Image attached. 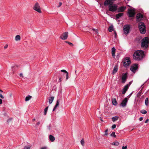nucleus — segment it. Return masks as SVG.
I'll return each instance as SVG.
<instances>
[{
  "label": "nucleus",
  "mask_w": 149,
  "mask_h": 149,
  "mask_svg": "<svg viewBox=\"0 0 149 149\" xmlns=\"http://www.w3.org/2000/svg\"><path fill=\"white\" fill-rule=\"evenodd\" d=\"M126 9V7L124 6H122L118 8H117V12L118 13L123 12Z\"/></svg>",
  "instance_id": "obj_14"
},
{
  "label": "nucleus",
  "mask_w": 149,
  "mask_h": 149,
  "mask_svg": "<svg viewBox=\"0 0 149 149\" xmlns=\"http://www.w3.org/2000/svg\"><path fill=\"white\" fill-rule=\"evenodd\" d=\"M61 72H64L65 73H66L68 72L64 70H61Z\"/></svg>",
  "instance_id": "obj_36"
},
{
  "label": "nucleus",
  "mask_w": 149,
  "mask_h": 149,
  "mask_svg": "<svg viewBox=\"0 0 149 149\" xmlns=\"http://www.w3.org/2000/svg\"><path fill=\"white\" fill-rule=\"evenodd\" d=\"M32 98V96L30 95H28L25 98V101H27L29 100Z\"/></svg>",
  "instance_id": "obj_26"
},
{
  "label": "nucleus",
  "mask_w": 149,
  "mask_h": 149,
  "mask_svg": "<svg viewBox=\"0 0 149 149\" xmlns=\"http://www.w3.org/2000/svg\"><path fill=\"white\" fill-rule=\"evenodd\" d=\"M8 45H7V44L6 45L4 46V49H6L7 48V47H8Z\"/></svg>",
  "instance_id": "obj_46"
},
{
  "label": "nucleus",
  "mask_w": 149,
  "mask_h": 149,
  "mask_svg": "<svg viewBox=\"0 0 149 149\" xmlns=\"http://www.w3.org/2000/svg\"><path fill=\"white\" fill-rule=\"evenodd\" d=\"M48 108V107H47L44 109V115H46L47 112V110Z\"/></svg>",
  "instance_id": "obj_29"
},
{
  "label": "nucleus",
  "mask_w": 149,
  "mask_h": 149,
  "mask_svg": "<svg viewBox=\"0 0 149 149\" xmlns=\"http://www.w3.org/2000/svg\"><path fill=\"white\" fill-rule=\"evenodd\" d=\"M111 144L115 146H117L119 145V143L118 142H116L112 143Z\"/></svg>",
  "instance_id": "obj_31"
},
{
  "label": "nucleus",
  "mask_w": 149,
  "mask_h": 149,
  "mask_svg": "<svg viewBox=\"0 0 149 149\" xmlns=\"http://www.w3.org/2000/svg\"><path fill=\"white\" fill-rule=\"evenodd\" d=\"M111 1L112 0H106L104 3V4L106 6L108 5H109L112 3Z\"/></svg>",
  "instance_id": "obj_16"
},
{
  "label": "nucleus",
  "mask_w": 149,
  "mask_h": 149,
  "mask_svg": "<svg viewBox=\"0 0 149 149\" xmlns=\"http://www.w3.org/2000/svg\"><path fill=\"white\" fill-rule=\"evenodd\" d=\"M149 43V38L148 37H145L141 41V46L142 48L146 49L148 47Z\"/></svg>",
  "instance_id": "obj_2"
},
{
  "label": "nucleus",
  "mask_w": 149,
  "mask_h": 149,
  "mask_svg": "<svg viewBox=\"0 0 149 149\" xmlns=\"http://www.w3.org/2000/svg\"><path fill=\"white\" fill-rule=\"evenodd\" d=\"M119 118V117L118 116H115L112 118V119L113 122H114L117 120Z\"/></svg>",
  "instance_id": "obj_24"
},
{
  "label": "nucleus",
  "mask_w": 149,
  "mask_h": 149,
  "mask_svg": "<svg viewBox=\"0 0 149 149\" xmlns=\"http://www.w3.org/2000/svg\"><path fill=\"white\" fill-rule=\"evenodd\" d=\"M11 96V94L10 95V96Z\"/></svg>",
  "instance_id": "obj_57"
},
{
  "label": "nucleus",
  "mask_w": 149,
  "mask_h": 149,
  "mask_svg": "<svg viewBox=\"0 0 149 149\" xmlns=\"http://www.w3.org/2000/svg\"><path fill=\"white\" fill-rule=\"evenodd\" d=\"M2 103V99H0V104H1Z\"/></svg>",
  "instance_id": "obj_49"
},
{
  "label": "nucleus",
  "mask_w": 149,
  "mask_h": 149,
  "mask_svg": "<svg viewBox=\"0 0 149 149\" xmlns=\"http://www.w3.org/2000/svg\"><path fill=\"white\" fill-rule=\"evenodd\" d=\"M62 3L61 2H59V6H57V7H60L61 5H62Z\"/></svg>",
  "instance_id": "obj_47"
},
{
  "label": "nucleus",
  "mask_w": 149,
  "mask_h": 149,
  "mask_svg": "<svg viewBox=\"0 0 149 149\" xmlns=\"http://www.w3.org/2000/svg\"><path fill=\"white\" fill-rule=\"evenodd\" d=\"M65 42L67 43L68 44H69V45H70L71 46H73V45L72 43L70 42H68V41H65Z\"/></svg>",
  "instance_id": "obj_35"
},
{
  "label": "nucleus",
  "mask_w": 149,
  "mask_h": 149,
  "mask_svg": "<svg viewBox=\"0 0 149 149\" xmlns=\"http://www.w3.org/2000/svg\"><path fill=\"white\" fill-rule=\"evenodd\" d=\"M47 149V147L46 146H44L43 147L41 148H40V149Z\"/></svg>",
  "instance_id": "obj_38"
},
{
  "label": "nucleus",
  "mask_w": 149,
  "mask_h": 149,
  "mask_svg": "<svg viewBox=\"0 0 149 149\" xmlns=\"http://www.w3.org/2000/svg\"><path fill=\"white\" fill-rule=\"evenodd\" d=\"M129 86L130 85L127 84L124 86L122 92L123 94H124L125 93Z\"/></svg>",
  "instance_id": "obj_15"
},
{
  "label": "nucleus",
  "mask_w": 149,
  "mask_h": 149,
  "mask_svg": "<svg viewBox=\"0 0 149 149\" xmlns=\"http://www.w3.org/2000/svg\"><path fill=\"white\" fill-rule=\"evenodd\" d=\"M100 120H101V121H103V120H102V119H101Z\"/></svg>",
  "instance_id": "obj_56"
},
{
  "label": "nucleus",
  "mask_w": 149,
  "mask_h": 149,
  "mask_svg": "<svg viewBox=\"0 0 149 149\" xmlns=\"http://www.w3.org/2000/svg\"><path fill=\"white\" fill-rule=\"evenodd\" d=\"M138 27L141 33L143 34L145 33L146 26L143 22H140L138 24Z\"/></svg>",
  "instance_id": "obj_3"
},
{
  "label": "nucleus",
  "mask_w": 149,
  "mask_h": 149,
  "mask_svg": "<svg viewBox=\"0 0 149 149\" xmlns=\"http://www.w3.org/2000/svg\"><path fill=\"white\" fill-rule=\"evenodd\" d=\"M68 72L67 73H66V79L67 80L68 79Z\"/></svg>",
  "instance_id": "obj_40"
},
{
  "label": "nucleus",
  "mask_w": 149,
  "mask_h": 149,
  "mask_svg": "<svg viewBox=\"0 0 149 149\" xmlns=\"http://www.w3.org/2000/svg\"><path fill=\"white\" fill-rule=\"evenodd\" d=\"M127 100L128 99L126 97L125 98L121 103L120 105H121L123 107H125L126 105Z\"/></svg>",
  "instance_id": "obj_13"
},
{
  "label": "nucleus",
  "mask_w": 149,
  "mask_h": 149,
  "mask_svg": "<svg viewBox=\"0 0 149 149\" xmlns=\"http://www.w3.org/2000/svg\"><path fill=\"white\" fill-rule=\"evenodd\" d=\"M117 33L115 31H114V35L115 36V38H116L117 36Z\"/></svg>",
  "instance_id": "obj_44"
},
{
  "label": "nucleus",
  "mask_w": 149,
  "mask_h": 149,
  "mask_svg": "<svg viewBox=\"0 0 149 149\" xmlns=\"http://www.w3.org/2000/svg\"><path fill=\"white\" fill-rule=\"evenodd\" d=\"M127 74L126 73H124L122 74V82L123 83H124L127 79Z\"/></svg>",
  "instance_id": "obj_12"
},
{
  "label": "nucleus",
  "mask_w": 149,
  "mask_h": 149,
  "mask_svg": "<svg viewBox=\"0 0 149 149\" xmlns=\"http://www.w3.org/2000/svg\"><path fill=\"white\" fill-rule=\"evenodd\" d=\"M144 56L145 54L143 51L141 50H137L134 53L133 57L135 60L139 61L142 59Z\"/></svg>",
  "instance_id": "obj_1"
},
{
  "label": "nucleus",
  "mask_w": 149,
  "mask_h": 149,
  "mask_svg": "<svg viewBox=\"0 0 149 149\" xmlns=\"http://www.w3.org/2000/svg\"><path fill=\"white\" fill-rule=\"evenodd\" d=\"M59 103H60L59 100H58L57 101L56 104V105H55V106H54V107L53 109V111H54L56 109V108L58 107V106H59Z\"/></svg>",
  "instance_id": "obj_19"
},
{
  "label": "nucleus",
  "mask_w": 149,
  "mask_h": 149,
  "mask_svg": "<svg viewBox=\"0 0 149 149\" xmlns=\"http://www.w3.org/2000/svg\"><path fill=\"white\" fill-rule=\"evenodd\" d=\"M30 149V147H28L27 146H25L24 147V149Z\"/></svg>",
  "instance_id": "obj_37"
},
{
  "label": "nucleus",
  "mask_w": 149,
  "mask_h": 149,
  "mask_svg": "<svg viewBox=\"0 0 149 149\" xmlns=\"http://www.w3.org/2000/svg\"><path fill=\"white\" fill-rule=\"evenodd\" d=\"M0 97L2 99H3L4 98V97L2 95L1 93H0Z\"/></svg>",
  "instance_id": "obj_41"
},
{
  "label": "nucleus",
  "mask_w": 149,
  "mask_h": 149,
  "mask_svg": "<svg viewBox=\"0 0 149 149\" xmlns=\"http://www.w3.org/2000/svg\"><path fill=\"white\" fill-rule=\"evenodd\" d=\"M93 30L95 32V33H98V31L97 29H93Z\"/></svg>",
  "instance_id": "obj_42"
},
{
  "label": "nucleus",
  "mask_w": 149,
  "mask_h": 149,
  "mask_svg": "<svg viewBox=\"0 0 149 149\" xmlns=\"http://www.w3.org/2000/svg\"><path fill=\"white\" fill-rule=\"evenodd\" d=\"M20 36L19 35H17L15 38V40L16 41L19 40L20 39Z\"/></svg>",
  "instance_id": "obj_25"
},
{
  "label": "nucleus",
  "mask_w": 149,
  "mask_h": 149,
  "mask_svg": "<svg viewBox=\"0 0 149 149\" xmlns=\"http://www.w3.org/2000/svg\"><path fill=\"white\" fill-rule=\"evenodd\" d=\"M118 68L117 65H115L114 67L113 70L112 72V74H115L116 72H117L118 70Z\"/></svg>",
  "instance_id": "obj_17"
},
{
  "label": "nucleus",
  "mask_w": 149,
  "mask_h": 149,
  "mask_svg": "<svg viewBox=\"0 0 149 149\" xmlns=\"http://www.w3.org/2000/svg\"><path fill=\"white\" fill-rule=\"evenodd\" d=\"M111 136H113L114 137H116V135L115 134V133L114 132H113L111 134Z\"/></svg>",
  "instance_id": "obj_34"
},
{
  "label": "nucleus",
  "mask_w": 149,
  "mask_h": 149,
  "mask_svg": "<svg viewBox=\"0 0 149 149\" xmlns=\"http://www.w3.org/2000/svg\"><path fill=\"white\" fill-rule=\"evenodd\" d=\"M35 120V119L34 118L32 119V121H34Z\"/></svg>",
  "instance_id": "obj_52"
},
{
  "label": "nucleus",
  "mask_w": 149,
  "mask_h": 149,
  "mask_svg": "<svg viewBox=\"0 0 149 149\" xmlns=\"http://www.w3.org/2000/svg\"><path fill=\"white\" fill-rule=\"evenodd\" d=\"M123 66L125 67H127L131 63L130 58H129L127 57L122 62Z\"/></svg>",
  "instance_id": "obj_5"
},
{
  "label": "nucleus",
  "mask_w": 149,
  "mask_h": 149,
  "mask_svg": "<svg viewBox=\"0 0 149 149\" xmlns=\"http://www.w3.org/2000/svg\"><path fill=\"white\" fill-rule=\"evenodd\" d=\"M109 130L108 129H107L105 131V134L104 136H107L108 134Z\"/></svg>",
  "instance_id": "obj_30"
},
{
  "label": "nucleus",
  "mask_w": 149,
  "mask_h": 149,
  "mask_svg": "<svg viewBox=\"0 0 149 149\" xmlns=\"http://www.w3.org/2000/svg\"><path fill=\"white\" fill-rule=\"evenodd\" d=\"M54 99V97H50L49 99V104H51L53 102Z\"/></svg>",
  "instance_id": "obj_23"
},
{
  "label": "nucleus",
  "mask_w": 149,
  "mask_h": 149,
  "mask_svg": "<svg viewBox=\"0 0 149 149\" xmlns=\"http://www.w3.org/2000/svg\"><path fill=\"white\" fill-rule=\"evenodd\" d=\"M112 102L113 104L114 105L116 106L117 104L116 100L115 98L112 99Z\"/></svg>",
  "instance_id": "obj_22"
},
{
  "label": "nucleus",
  "mask_w": 149,
  "mask_h": 149,
  "mask_svg": "<svg viewBox=\"0 0 149 149\" xmlns=\"http://www.w3.org/2000/svg\"><path fill=\"white\" fill-rule=\"evenodd\" d=\"M143 18V16L141 13L137 14L136 17V21L137 22H139L142 20Z\"/></svg>",
  "instance_id": "obj_8"
},
{
  "label": "nucleus",
  "mask_w": 149,
  "mask_h": 149,
  "mask_svg": "<svg viewBox=\"0 0 149 149\" xmlns=\"http://www.w3.org/2000/svg\"><path fill=\"white\" fill-rule=\"evenodd\" d=\"M143 119L142 117H140L139 118V120L140 121H142Z\"/></svg>",
  "instance_id": "obj_48"
},
{
  "label": "nucleus",
  "mask_w": 149,
  "mask_h": 149,
  "mask_svg": "<svg viewBox=\"0 0 149 149\" xmlns=\"http://www.w3.org/2000/svg\"><path fill=\"white\" fill-rule=\"evenodd\" d=\"M116 127V125L115 124H114L112 126L111 128L112 129H113L114 128H115Z\"/></svg>",
  "instance_id": "obj_39"
},
{
  "label": "nucleus",
  "mask_w": 149,
  "mask_h": 149,
  "mask_svg": "<svg viewBox=\"0 0 149 149\" xmlns=\"http://www.w3.org/2000/svg\"><path fill=\"white\" fill-rule=\"evenodd\" d=\"M40 124V122H38L36 124V128L37 127V125H39Z\"/></svg>",
  "instance_id": "obj_43"
},
{
  "label": "nucleus",
  "mask_w": 149,
  "mask_h": 149,
  "mask_svg": "<svg viewBox=\"0 0 149 149\" xmlns=\"http://www.w3.org/2000/svg\"><path fill=\"white\" fill-rule=\"evenodd\" d=\"M49 139L50 141L52 142H53L55 140V138L52 135H50L49 136Z\"/></svg>",
  "instance_id": "obj_21"
},
{
  "label": "nucleus",
  "mask_w": 149,
  "mask_h": 149,
  "mask_svg": "<svg viewBox=\"0 0 149 149\" xmlns=\"http://www.w3.org/2000/svg\"><path fill=\"white\" fill-rule=\"evenodd\" d=\"M68 36V32H65L61 36L60 38L62 40H65L67 39Z\"/></svg>",
  "instance_id": "obj_11"
},
{
  "label": "nucleus",
  "mask_w": 149,
  "mask_h": 149,
  "mask_svg": "<svg viewBox=\"0 0 149 149\" xmlns=\"http://www.w3.org/2000/svg\"><path fill=\"white\" fill-rule=\"evenodd\" d=\"M0 92L2 93L3 92V91L2 90L0 89Z\"/></svg>",
  "instance_id": "obj_53"
},
{
  "label": "nucleus",
  "mask_w": 149,
  "mask_h": 149,
  "mask_svg": "<svg viewBox=\"0 0 149 149\" xmlns=\"http://www.w3.org/2000/svg\"><path fill=\"white\" fill-rule=\"evenodd\" d=\"M127 146H123L122 147V149H127Z\"/></svg>",
  "instance_id": "obj_45"
},
{
  "label": "nucleus",
  "mask_w": 149,
  "mask_h": 149,
  "mask_svg": "<svg viewBox=\"0 0 149 149\" xmlns=\"http://www.w3.org/2000/svg\"><path fill=\"white\" fill-rule=\"evenodd\" d=\"M75 73H76V70L75 71Z\"/></svg>",
  "instance_id": "obj_58"
},
{
  "label": "nucleus",
  "mask_w": 149,
  "mask_h": 149,
  "mask_svg": "<svg viewBox=\"0 0 149 149\" xmlns=\"http://www.w3.org/2000/svg\"><path fill=\"white\" fill-rule=\"evenodd\" d=\"M33 9L39 13H41V11L40 10V8L39 4L38 3L36 2L33 8Z\"/></svg>",
  "instance_id": "obj_6"
},
{
  "label": "nucleus",
  "mask_w": 149,
  "mask_h": 149,
  "mask_svg": "<svg viewBox=\"0 0 149 149\" xmlns=\"http://www.w3.org/2000/svg\"><path fill=\"white\" fill-rule=\"evenodd\" d=\"M109 31L110 32H111L113 31V25H111L109 27Z\"/></svg>",
  "instance_id": "obj_27"
},
{
  "label": "nucleus",
  "mask_w": 149,
  "mask_h": 149,
  "mask_svg": "<svg viewBox=\"0 0 149 149\" xmlns=\"http://www.w3.org/2000/svg\"><path fill=\"white\" fill-rule=\"evenodd\" d=\"M131 84V82H130L129 83V84H128L130 85Z\"/></svg>",
  "instance_id": "obj_54"
},
{
  "label": "nucleus",
  "mask_w": 149,
  "mask_h": 149,
  "mask_svg": "<svg viewBox=\"0 0 149 149\" xmlns=\"http://www.w3.org/2000/svg\"><path fill=\"white\" fill-rule=\"evenodd\" d=\"M59 81H60V82H61V78H60L59 79Z\"/></svg>",
  "instance_id": "obj_55"
},
{
  "label": "nucleus",
  "mask_w": 149,
  "mask_h": 149,
  "mask_svg": "<svg viewBox=\"0 0 149 149\" xmlns=\"http://www.w3.org/2000/svg\"><path fill=\"white\" fill-rule=\"evenodd\" d=\"M19 76L21 77H23V74L22 73L20 74Z\"/></svg>",
  "instance_id": "obj_51"
},
{
  "label": "nucleus",
  "mask_w": 149,
  "mask_h": 149,
  "mask_svg": "<svg viewBox=\"0 0 149 149\" xmlns=\"http://www.w3.org/2000/svg\"><path fill=\"white\" fill-rule=\"evenodd\" d=\"M149 102H148V97H146V100H145V104L146 105L148 106V104Z\"/></svg>",
  "instance_id": "obj_28"
},
{
  "label": "nucleus",
  "mask_w": 149,
  "mask_h": 149,
  "mask_svg": "<svg viewBox=\"0 0 149 149\" xmlns=\"http://www.w3.org/2000/svg\"><path fill=\"white\" fill-rule=\"evenodd\" d=\"M108 7L110 11L113 12L117 10L118 6L116 4H113L112 3L108 6Z\"/></svg>",
  "instance_id": "obj_4"
},
{
  "label": "nucleus",
  "mask_w": 149,
  "mask_h": 149,
  "mask_svg": "<svg viewBox=\"0 0 149 149\" xmlns=\"http://www.w3.org/2000/svg\"><path fill=\"white\" fill-rule=\"evenodd\" d=\"M130 29V26L128 25H125L124 27V33L126 34H127L129 33Z\"/></svg>",
  "instance_id": "obj_10"
},
{
  "label": "nucleus",
  "mask_w": 149,
  "mask_h": 149,
  "mask_svg": "<svg viewBox=\"0 0 149 149\" xmlns=\"http://www.w3.org/2000/svg\"><path fill=\"white\" fill-rule=\"evenodd\" d=\"M141 112L143 114H145L147 113V111L144 110H142L141 111Z\"/></svg>",
  "instance_id": "obj_33"
},
{
  "label": "nucleus",
  "mask_w": 149,
  "mask_h": 149,
  "mask_svg": "<svg viewBox=\"0 0 149 149\" xmlns=\"http://www.w3.org/2000/svg\"><path fill=\"white\" fill-rule=\"evenodd\" d=\"M81 143L82 146H84V139H83L81 141Z\"/></svg>",
  "instance_id": "obj_32"
},
{
  "label": "nucleus",
  "mask_w": 149,
  "mask_h": 149,
  "mask_svg": "<svg viewBox=\"0 0 149 149\" xmlns=\"http://www.w3.org/2000/svg\"><path fill=\"white\" fill-rule=\"evenodd\" d=\"M116 52V49L115 47H113L111 49V54L113 58H115V53Z\"/></svg>",
  "instance_id": "obj_18"
},
{
  "label": "nucleus",
  "mask_w": 149,
  "mask_h": 149,
  "mask_svg": "<svg viewBox=\"0 0 149 149\" xmlns=\"http://www.w3.org/2000/svg\"><path fill=\"white\" fill-rule=\"evenodd\" d=\"M149 121V120L147 119V120H146L145 121V123H147Z\"/></svg>",
  "instance_id": "obj_50"
},
{
  "label": "nucleus",
  "mask_w": 149,
  "mask_h": 149,
  "mask_svg": "<svg viewBox=\"0 0 149 149\" xmlns=\"http://www.w3.org/2000/svg\"><path fill=\"white\" fill-rule=\"evenodd\" d=\"M128 13L129 17H134L135 14V11L132 9H128Z\"/></svg>",
  "instance_id": "obj_7"
},
{
  "label": "nucleus",
  "mask_w": 149,
  "mask_h": 149,
  "mask_svg": "<svg viewBox=\"0 0 149 149\" xmlns=\"http://www.w3.org/2000/svg\"><path fill=\"white\" fill-rule=\"evenodd\" d=\"M123 13H120L116 14V17L117 19H119L123 15Z\"/></svg>",
  "instance_id": "obj_20"
},
{
  "label": "nucleus",
  "mask_w": 149,
  "mask_h": 149,
  "mask_svg": "<svg viewBox=\"0 0 149 149\" xmlns=\"http://www.w3.org/2000/svg\"><path fill=\"white\" fill-rule=\"evenodd\" d=\"M138 68V64H133L131 66L130 68L131 70L134 73L136 70Z\"/></svg>",
  "instance_id": "obj_9"
}]
</instances>
